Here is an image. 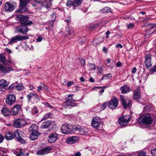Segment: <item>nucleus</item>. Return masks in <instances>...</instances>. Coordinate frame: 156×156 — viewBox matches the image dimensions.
Returning a JSON list of instances; mask_svg holds the SVG:
<instances>
[{"label": "nucleus", "instance_id": "nucleus-1", "mask_svg": "<svg viewBox=\"0 0 156 156\" xmlns=\"http://www.w3.org/2000/svg\"><path fill=\"white\" fill-rule=\"evenodd\" d=\"M153 119L149 114H147L140 117L138 120L140 123L144 125L146 127L148 128L151 126Z\"/></svg>", "mask_w": 156, "mask_h": 156}, {"label": "nucleus", "instance_id": "nucleus-2", "mask_svg": "<svg viewBox=\"0 0 156 156\" xmlns=\"http://www.w3.org/2000/svg\"><path fill=\"white\" fill-rule=\"evenodd\" d=\"M34 7H36L37 9H41L42 7L48 9L49 7V5L48 4L46 0H35L32 3Z\"/></svg>", "mask_w": 156, "mask_h": 156}, {"label": "nucleus", "instance_id": "nucleus-3", "mask_svg": "<svg viewBox=\"0 0 156 156\" xmlns=\"http://www.w3.org/2000/svg\"><path fill=\"white\" fill-rule=\"evenodd\" d=\"M73 94L68 95V98H66V101L63 104V106L65 108H67L69 106L75 107L77 105V104L73 102H77L78 101L73 99Z\"/></svg>", "mask_w": 156, "mask_h": 156}, {"label": "nucleus", "instance_id": "nucleus-4", "mask_svg": "<svg viewBox=\"0 0 156 156\" xmlns=\"http://www.w3.org/2000/svg\"><path fill=\"white\" fill-rule=\"evenodd\" d=\"M29 39V37L27 35L23 36L20 35H17L12 37L10 39H9V42L8 43V44L12 45L16 43L17 41H23Z\"/></svg>", "mask_w": 156, "mask_h": 156}, {"label": "nucleus", "instance_id": "nucleus-5", "mask_svg": "<svg viewBox=\"0 0 156 156\" xmlns=\"http://www.w3.org/2000/svg\"><path fill=\"white\" fill-rule=\"evenodd\" d=\"M131 119L129 115H126L120 117L118 119V122L121 126L126 125Z\"/></svg>", "mask_w": 156, "mask_h": 156}, {"label": "nucleus", "instance_id": "nucleus-6", "mask_svg": "<svg viewBox=\"0 0 156 156\" xmlns=\"http://www.w3.org/2000/svg\"><path fill=\"white\" fill-rule=\"evenodd\" d=\"M28 30V27L23 24H21L20 26L16 27L15 29V33H20L23 34H26Z\"/></svg>", "mask_w": 156, "mask_h": 156}, {"label": "nucleus", "instance_id": "nucleus-7", "mask_svg": "<svg viewBox=\"0 0 156 156\" xmlns=\"http://www.w3.org/2000/svg\"><path fill=\"white\" fill-rule=\"evenodd\" d=\"M30 0H20V9L17 11V12H19L20 13H23L27 11L26 5L30 2Z\"/></svg>", "mask_w": 156, "mask_h": 156}, {"label": "nucleus", "instance_id": "nucleus-8", "mask_svg": "<svg viewBox=\"0 0 156 156\" xmlns=\"http://www.w3.org/2000/svg\"><path fill=\"white\" fill-rule=\"evenodd\" d=\"M73 129L76 131L78 134L81 135H86L88 133L87 129L85 128H82L79 125L74 126Z\"/></svg>", "mask_w": 156, "mask_h": 156}, {"label": "nucleus", "instance_id": "nucleus-9", "mask_svg": "<svg viewBox=\"0 0 156 156\" xmlns=\"http://www.w3.org/2000/svg\"><path fill=\"white\" fill-rule=\"evenodd\" d=\"M120 99L121 103L125 109H127L131 105L130 100L128 99H125L123 96H120Z\"/></svg>", "mask_w": 156, "mask_h": 156}, {"label": "nucleus", "instance_id": "nucleus-10", "mask_svg": "<svg viewBox=\"0 0 156 156\" xmlns=\"http://www.w3.org/2000/svg\"><path fill=\"white\" fill-rule=\"evenodd\" d=\"M26 123L25 120L23 119H16L14 122V126L16 128H20L24 126Z\"/></svg>", "mask_w": 156, "mask_h": 156}, {"label": "nucleus", "instance_id": "nucleus-11", "mask_svg": "<svg viewBox=\"0 0 156 156\" xmlns=\"http://www.w3.org/2000/svg\"><path fill=\"white\" fill-rule=\"evenodd\" d=\"M101 124V120L99 117L95 116L92 119L91 124L94 127L97 128L100 126Z\"/></svg>", "mask_w": 156, "mask_h": 156}, {"label": "nucleus", "instance_id": "nucleus-12", "mask_svg": "<svg viewBox=\"0 0 156 156\" xmlns=\"http://www.w3.org/2000/svg\"><path fill=\"white\" fill-rule=\"evenodd\" d=\"M118 105V100L116 98H113L109 102L108 107L109 108L114 109Z\"/></svg>", "mask_w": 156, "mask_h": 156}, {"label": "nucleus", "instance_id": "nucleus-13", "mask_svg": "<svg viewBox=\"0 0 156 156\" xmlns=\"http://www.w3.org/2000/svg\"><path fill=\"white\" fill-rule=\"evenodd\" d=\"M16 100L15 96L13 94H9L5 100L6 103L9 105H12Z\"/></svg>", "mask_w": 156, "mask_h": 156}, {"label": "nucleus", "instance_id": "nucleus-14", "mask_svg": "<svg viewBox=\"0 0 156 156\" xmlns=\"http://www.w3.org/2000/svg\"><path fill=\"white\" fill-rule=\"evenodd\" d=\"M52 149L51 147L44 148L37 151V154L38 155H44L49 153Z\"/></svg>", "mask_w": 156, "mask_h": 156}, {"label": "nucleus", "instance_id": "nucleus-15", "mask_svg": "<svg viewBox=\"0 0 156 156\" xmlns=\"http://www.w3.org/2000/svg\"><path fill=\"white\" fill-rule=\"evenodd\" d=\"M151 60V55H147L145 56L144 63L147 69H148L149 68L151 67L152 66Z\"/></svg>", "mask_w": 156, "mask_h": 156}, {"label": "nucleus", "instance_id": "nucleus-16", "mask_svg": "<svg viewBox=\"0 0 156 156\" xmlns=\"http://www.w3.org/2000/svg\"><path fill=\"white\" fill-rule=\"evenodd\" d=\"M16 137V131L13 133L7 132L5 134V138L8 140H10Z\"/></svg>", "mask_w": 156, "mask_h": 156}, {"label": "nucleus", "instance_id": "nucleus-17", "mask_svg": "<svg viewBox=\"0 0 156 156\" xmlns=\"http://www.w3.org/2000/svg\"><path fill=\"white\" fill-rule=\"evenodd\" d=\"M4 9L5 11L11 12L14 9L13 5L9 2H7L4 4Z\"/></svg>", "mask_w": 156, "mask_h": 156}, {"label": "nucleus", "instance_id": "nucleus-18", "mask_svg": "<svg viewBox=\"0 0 156 156\" xmlns=\"http://www.w3.org/2000/svg\"><path fill=\"white\" fill-rule=\"evenodd\" d=\"M61 132L62 133L68 134L71 132V129L69 128V126L67 124L62 125L61 129Z\"/></svg>", "mask_w": 156, "mask_h": 156}, {"label": "nucleus", "instance_id": "nucleus-19", "mask_svg": "<svg viewBox=\"0 0 156 156\" xmlns=\"http://www.w3.org/2000/svg\"><path fill=\"white\" fill-rule=\"evenodd\" d=\"M27 98L28 101H30L34 98L39 100L38 95L34 92H30L27 95Z\"/></svg>", "mask_w": 156, "mask_h": 156}, {"label": "nucleus", "instance_id": "nucleus-20", "mask_svg": "<svg viewBox=\"0 0 156 156\" xmlns=\"http://www.w3.org/2000/svg\"><path fill=\"white\" fill-rule=\"evenodd\" d=\"M1 112L5 117H9L12 115L10 110L6 107H4L1 109Z\"/></svg>", "mask_w": 156, "mask_h": 156}, {"label": "nucleus", "instance_id": "nucleus-21", "mask_svg": "<svg viewBox=\"0 0 156 156\" xmlns=\"http://www.w3.org/2000/svg\"><path fill=\"white\" fill-rule=\"evenodd\" d=\"M58 138V135L56 133H52L48 136V141L50 143L55 142Z\"/></svg>", "mask_w": 156, "mask_h": 156}, {"label": "nucleus", "instance_id": "nucleus-22", "mask_svg": "<svg viewBox=\"0 0 156 156\" xmlns=\"http://www.w3.org/2000/svg\"><path fill=\"white\" fill-rule=\"evenodd\" d=\"M78 137L77 136L69 137L66 140V142L68 144H72L76 143L78 140Z\"/></svg>", "mask_w": 156, "mask_h": 156}, {"label": "nucleus", "instance_id": "nucleus-23", "mask_svg": "<svg viewBox=\"0 0 156 156\" xmlns=\"http://www.w3.org/2000/svg\"><path fill=\"white\" fill-rule=\"evenodd\" d=\"M21 110V108L20 106L17 104L12 108L11 111V112L12 115H15L17 114L18 112Z\"/></svg>", "mask_w": 156, "mask_h": 156}, {"label": "nucleus", "instance_id": "nucleus-24", "mask_svg": "<svg viewBox=\"0 0 156 156\" xmlns=\"http://www.w3.org/2000/svg\"><path fill=\"white\" fill-rule=\"evenodd\" d=\"M12 68L10 66H9L6 68L4 65H0V70L5 73H8L10 71L12 70Z\"/></svg>", "mask_w": 156, "mask_h": 156}, {"label": "nucleus", "instance_id": "nucleus-25", "mask_svg": "<svg viewBox=\"0 0 156 156\" xmlns=\"http://www.w3.org/2000/svg\"><path fill=\"white\" fill-rule=\"evenodd\" d=\"M8 83L5 80L2 79L0 80V89L1 90L4 91L8 85Z\"/></svg>", "mask_w": 156, "mask_h": 156}, {"label": "nucleus", "instance_id": "nucleus-26", "mask_svg": "<svg viewBox=\"0 0 156 156\" xmlns=\"http://www.w3.org/2000/svg\"><path fill=\"white\" fill-rule=\"evenodd\" d=\"M30 132L29 138L32 140H34L36 139L40 134L39 132Z\"/></svg>", "mask_w": 156, "mask_h": 156}, {"label": "nucleus", "instance_id": "nucleus-27", "mask_svg": "<svg viewBox=\"0 0 156 156\" xmlns=\"http://www.w3.org/2000/svg\"><path fill=\"white\" fill-rule=\"evenodd\" d=\"M52 122H51L49 120L43 122L41 124V128L42 129L48 128L49 127L51 124H52Z\"/></svg>", "mask_w": 156, "mask_h": 156}, {"label": "nucleus", "instance_id": "nucleus-28", "mask_svg": "<svg viewBox=\"0 0 156 156\" xmlns=\"http://www.w3.org/2000/svg\"><path fill=\"white\" fill-rule=\"evenodd\" d=\"M140 92L137 90H135L133 92V98L138 101L140 98Z\"/></svg>", "mask_w": 156, "mask_h": 156}, {"label": "nucleus", "instance_id": "nucleus-29", "mask_svg": "<svg viewBox=\"0 0 156 156\" xmlns=\"http://www.w3.org/2000/svg\"><path fill=\"white\" fill-rule=\"evenodd\" d=\"M120 90L122 94H125L130 91V87L128 86H125L122 87Z\"/></svg>", "mask_w": 156, "mask_h": 156}, {"label": "nucleus", "instance_id": "nucleus-30", "mask_svg": "<svg viewBox=\"0 0 156 156\" xmlns=\"http://www.w3.org/2000/svg\"><path fill=\"white\" fill-rule=\"evenodd\" d=\"M29 129L30 131L38 132L37 130L38 126L36 124H32L29 127Z\"/></svg>", "mask_w": 156, "mask_h": 156}, {"label": "nucleus", "instance_id": "nucleus-31", "mask_svg": "<svg viewBox=\"0 0 156 156\" xmlns=\"http://www.w3.org/2000/svg\"><path fill=\"white\" fill-rule=\"evenodd\" d=\"M16 136H20L23 138L26 137V134L23 132L19 130H16Z\"/></svg>", "mask_w": 156, "mask_h": 156}, {"label": "nucleus", "instance_id": "nucleus-32", "mask_svg": "<svg viewBox=\"0 0 156 156\" xmlns=\"http://www.w3.org/2000/svg\"><path fill=\"white\" fill-rule=\"evenodd\" d=\"M29 153L26 152L24 150H20L18 154H17L16 156H28Z\"/></svg>", "mask_w": 156, "mask_h": 156}, {"label": "nucleus", "instance_id": "nucleus-33", "mask_svg": "<svg viewBox=\"0 0 156 156\" xmlns=\"http://www.w3.org/2000/svg\"><path fill=\"white\" fill-rule=\"evenodd\" d=\"M28 17L27 16H21L20 17V21L21 22V24L23 23L25 21L28 20Z\"/></svg>", "mask_w": 156, "mask_h": 156}, {"label": "nucleus", "instance_id": "nucleus-34", "mask_svg": "<svg viewBox=\"0 0 156 156\" xmlns=\"http://www.w3.org/2000/svg\"><path fill=\"white\" fill-rule=\"evenodd\" d=\"M6 59L4 56L2 55H0V62L3 64L7 65V63L6 61Z\"/></svg>", "mask_w": 156, "mask_h": 156}, {"label": "nucleus", "instance_id": "nucleus-35", "mask_svg": "<svg viewBox=\"0 0 156 156\" xmlns=\"http://www.w3.org/2000/svg\"><path fill=\"white\" fill-rule=\"evenodd\" d=\"M83 0H75L73 2V6L75 7H78L81 4V2Z\"/></svg>", "mask_w": 156, "mask_h": 156}, {"label": "nucleus", "instance_id": "nucleus-36", "mask_svg": "<svg viewBox=\"0 0 156 156\" xmlns=\"http://www.w3.org/2000/svg\"><path fill=\"white\" fill-rule=\"evenodd\" d=\"M16 139L18 141L22 144H24L26 143V140L20 136H16Z\"/></svg>", "mask_w": 156, "mask_h": 156}, {"label": "nucleus", "instance_id": "nucleus-37", "mask_svg": "<svg viewBox=\"0 0 156 156\" xmlns=\"http://www.w3.org/2000/svg\"><path fill=\"white\" fill-rule=\"evenodd\" d=\"M112 77V75L110 73L105 75L101 78L102 80H108Z\"/></svg>", "mask_w": 156, "mask_h": 156}, {"label": "nucleus", "instance_id": "nucleus-38", "mask_svg": "<svg viewBox=\"0 0 156 156\" xmlns=\"http://www.w3.org/2000/svg\"><path fill=\"white\" fill-rule=\"evenodd\" d=\"M86 39L87 38L86 37H83L80 38L78 40V41L80 44H82L84 43L85 42L86 40Z\"/></svg>", "mask_w": 156, "mask_h": 156}, {"label": "nucleus", "instance_id": "nucleus-39", "mask_svg": "<svg viewBox=\"0 0 156 156\" xmlns=\"http://www.w3.org/2000/svg\"><path fill=\"white\" fill-rule=\"evenodd\" d=\"M16 88L18 90H21L24 89V87L21 83H19L16 86Z\"/></svg>", "mask_w": 156, "mask_h": 156}, {"label": "nucleus", "instance_id": "nucleus-40", "mask_svg": "<svg viewBox=\"0 0 156 156\" xmlns=\"http://www.w3.org/2000/svg\"><path fill=\"white\" fill-rule=\"evenodd\" d=\"M45 88V85L43 84H41V85H39L37 87V90L39 92L41 91L43 89H44Z\"/></svg>", "mask_w": 156, "mask_h": 156}, {"label": "nucleus", "instance_id": "nucleus-41", "mask_svg": "<svg viewBox=\"0 0 156 156\" xmlns=\"http://www.w3.org/2000/svg\"><path fill=\"white\" fill-rule=\"evenodd\" d=\"M148 26L149 27L151 30L153 29H155L154 30L151 34L152 33L156 30V24L149 23L148 24Z\"/></svg>", "mask_w": 156, "mask_h": 156}, {"label": "nucleus", "instance_id": "nucleus-42", "mask_svg": "<svg viewBox=\"0 0 156 156\" xmlns=\"http://www.w3.org/2000/svg\"><path fill=\"white\" fill-rule=\"evenodd\" d=\"M51 114L50 113H48L46 114L44 116L43 119H48L49 118L51 117Z\"/></svg>", "mask_w": 156, "mask_h": 156}, {"label": "nucleus", "instance_id": "nucleus-43", "mask_svg": "<svg viewBox=\"0 0 156 156\" xmlns=\"http://www.w3.org/2000/svg\"><path fill=\"white\" fill-rule=\"evenodd\" d=\"M51 17L52 18L51 20V22H54L56 18V13L55 12H53L52 13V14L51 15Z\"/></svg>", "mask_w": 156, "mask_h": 156}, {"label": "nucleus", "instance_id": "nucleus-44", "mask_svg": "<svg viewBox=\"0 0 156 156\" xmlns=\"http://www.w3.org/2000/svg\"><path fill=\"white\" fill-rule=\"evenodd\" d=\"M73 1L71 0H69L66 2V5L67 6H70L71 5L73 6Z\"/></svg>", "mask_w": 156, "mask_h": 156}, {"label": "nucleus", "instance_id": "nucleus-45", "mask_svg": "<svg viewBox=\"0 0 156 156\" xmlns=\"http://www.w3.org/2000/svg\"><path fill=\"white\" fill-rule=\"evenodd\" d=\"M150 71L152 73L156 72V63L150 69Z\"/></svg>", "mask_w": 156, "mask_h": 156}, {"label": "nucleus", "instance_id": "nucleus-46", "mask_svg": "<svg viewBox=\"0 0 156 156\" xmlns=\"http://www.w3.org/2000/svg\"><path fill=\"white\" fill-rule=\"evenodd\" d=\"M32 23L33 22L32 21L30 20H27V21H25L23 24L27 26L29 25L32 24Z\"/></svg>", "mask_w": 156, "mask_h": 156}, {"label": "nucleus", "instance_id": "nucleus-47", "mask_svg": "<svg viewBox=\"0 0 156 156\" xmlns=\"http://www.w3.org/2000/svg\"><path fill=\"white\" fill-rule=\"evenodd\" d=\"M134 24L133 23H131L127 25V27L129 29H132L134 27Z\"/></svg>", "mask_w": 156, "mask_h": 156}, {"label": "nucleus", "instance_id": "nucleus-48", "mask_svg": "<svg viewBox=\"0 0 156 156\" xmlns=\"http://www.w3.org/2000/svg\"><path fill=\"white\" fill-rule=\"evenodd\" d=\"M138 156H146V153L143 151H140L138 152Z\"/></svg>", "mask_w": 156, "mask_h": 156}, {"label": "nucleus", "instance_id": "nucleus-49", "mask_svg": "<svg viewBox=\"0 0 156 156\" xmlns=\"http://www.w3.org/2000/svg\"><path fill=\"white\" fill-rule=\"evenodd\" d=\"M107 105V103L106 102L104 103L101 106V110H103L105 109V107H106Z\"/></svg>", "mask_w": 156, "mask_h": 156}, {"label": "nucleus", "instance_id": "nucleus-50", "mask_svg": "<svg viewBox=\"0 0 156 156\" xmlns=\"http://www.w3.org/2000/svg\"><path fill=\"white\" fill-rule=\"evenodd\" d=\"M46 107H48L50 108H53V107L51 106V105H49V104L47 102H43L42 103Z\"/></svg>", "mask_w": 156, "mask_h": 156}, {"label": "nucleus", "instance_id": "nucleus-51", "mask_svg": "<svg viewBox=\"0 0 156 156\" xmlns=\"http://www.w3.org/2000/svg\"><path fill=\"white\" fill-rule=\"evenodd\" d=\"M151 154L153 156H156V148H154L151 150Z\"/></svg>", "mask_w": 156, "mask_h": 156}, {"label": "nucleus", "instance_id": "nucleus-52", "mask_svg": "<svg viewBox=\"0 0 156 156\" xmlns=\"http://www.w3.org/2000/svg\"><path fill=\"white\" fill-rule=\"evenodd\" d=\"M89 66L90 68V69H91V70H95V69H96V67H95V64H90L89 65Z\"/></svg>", "mask_w": 156, "mask_h": 156}, {"label": "nucleus", "instance_id": "nucleus-53", "mask_svg": "<svg viewBox=\"0 0 156 156\" xmlns=\"http://www.w3.org/2000/svg\"><path fill=\"white\" fill-rule=\"evenodd\" d=\"M92 149H93L91 148H86V150L88 152V151H90V153H91V154H94V153L93 152H92Z\"/></svg>", "mask_w": 156, "mask_h": 156}, {"label": "nucleus", "instance_id": "nucleus-54", "mask_svg": "<svg viewBox=\"0 0 156 156\" xmlns=\"http://www.w3.org/2000/svg\"><path fill=\"white\" fill-rule=\"evenodd\" d=\"M29 88L30 90H32L33 91H35V90H36L35 88L32 85L29 86Z\"/></svg>", "mask_w": 156, "mask_h": 156}, {"label": "nucleus", "instance_id": "nucleus-55", "mask_svg": "<svg viewBox=\"0 0 156 156\" xmlns=\"http://www.w3.org/2000/svg\"><path fill=\"white\" fill-rule=\"evenodd\" d=\"M80 63L82 66L84 65L85 63V59L84 58L82 59L80 61Z\"/></svg>", "mask_w": 156, "mask_h": 156}, {"label": "nucleus", "instance_id": "nucleus-56", "mask_svg": "<svg viewBox=\"0 0 156 156\" xmlns=\"http://www.w3.org/2000/svg\"><path fill=\"white\" fill-rule=\"evenodd\" d=\"M4 138L3 136L2 135V134H0V143H1L4 140Z\"/></svg>", "mask_w": 156, "mask_h": 156}, {"label": "nucleus", "instance_id": "nucleus-57", "mask_svg": "<svg viewBox=\"0 0 156 156\" xmlns=\"http://www.w3.org/2000/svg\"><path fill=\"white\" fill-rule=\"evenodd\" d=\"M42 37H38L36 41L37 42H41L42 40Z\"/></svg>", "mask_w": 156, "mask_h": 156}, {"label": "nucleus", "instance_id": "nucleus-58", "mask_svg": "<svg viewBox=\"0 0 156 156\" xmlns=\"http://www.w3.org/2000/svg\"><path fill=\"white\" fill-rule=\"evenodd\" d=\"M73 83V81H69L67 83V85L68 87L70 86Z\"/></svg>", "mask_w": 156, "mask_h": 156}, {"label": "nucleus", "instance_id": "nucleus-59", "mask_svg": "<svg viewBox=\"0 0 156 156\" xmlns=\"http://www.w3.org/2000/svg\"><path fill=\"white\" fill-rule=\"evenodd\" d=\"M103 51L105 53H107L108 51V49L105 47H104L103 48Z\"/></svg>", "mask_w": 156, "mask_h": 156}, {"label": "nucleus", "instance_id": "nucleus-60", "mask_svg": "<svg viewBox=\"0 0 156 156\" xmlns=\"http://www.w3.org/2000/svg\"><path fill=\"white\" fill-rule=\"evenodd\" d=\"M123 46L122 45L120 44H117L116 46V48H122Z\"/></svg>", "mask_w": 156, "mask_h": 156}, {"label": "nucleus", "instance_id": "nucleus-61", "mask_svg": "<svg viewBox=\"0 0 156 156\" xmlns=\"http://www.w3.org/2000/svg\"><path fill=\"white\" fill-rule=\"evenodd\" d=\"M136 70V67H134V68H133L132 69V73H135Z\"/></svg>", "mask_w": 156, "mask_h": 156}, {"label": "nucleus", "instance_id": "nucleus-62", "mask_svg": "<svg viewBox=\"0 0 156 156\" xmlns=\"http://www.w3.org/2000/svg\"><path fill=\"white\" fill-rule=\"evenodd\" d=\"M81 154L80 152H77V153H76L74 155V156H81Z\"/></svg>", "mask_w": 156, "mask_h": 156}, {"label": "nucleus", "instance_id": "nucleus-63", "mask_svg": "<svg viewBox=\"0 0 156 156\" xmlns=\"http://www.w3.org/2000/svg\"><path fill=\"white\" fill-rule=\"evenodd\" d=\"M122 64L120 62H117L116 63V66L117 67H120L121 66Z\"/></svg>", "mask_w": 156, "mask_h": 156}, {"label": "nucleus", "instance_id": "nucleus-64", "mask_svg": "<svg viewBox=\"0 0 156 156\" xmlns=\"http://www.w3.org/2000/svg\"><path fill=\"white\" fill-rule=\"evenodd\" d=\"M69 34L70 35H71L73 33V31L72 29H70L69 31H68Z\"/></svg>", "mask_w": 156, "mask_h": 156}]
</instances>
